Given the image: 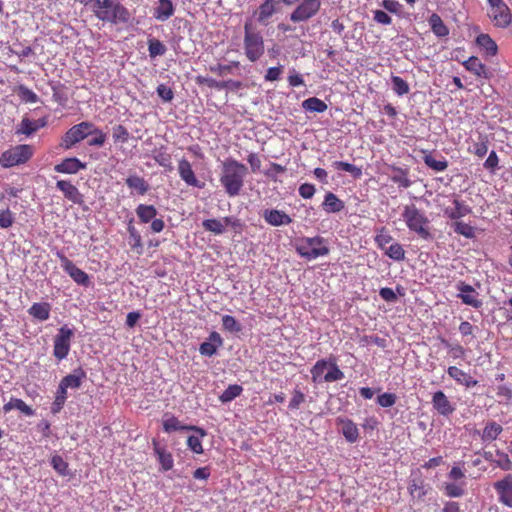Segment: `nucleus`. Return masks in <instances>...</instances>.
I'll return each instance as SVG.
<instances>
[{"label":"nucleus","instance_id":"nucleus-11","mask_svg":"<svg viewBox=\"0 0 512 512\" xmlns=\"http://www.w3.org/2000/svg\"><path fill=\"white\" fill-rule=\"evenodd\" d=\"M320 6V0H303L290 14V20L294 23L308 21L318 13Z\"/></svg>","mask_w":512,"mask_h":512},{"label":"nucleus","instance_id":"nucleus-48","mask_svg":"<svg viewBox=\"0 0 512 512\" xmlns=\"http://www.w3.org/2000/svg\"><path fill=\"white\" fill-rule=\"evenodd\" d=\"M408 489L412 497L422 499L426 494L424 482L421 479H413L409 482Z\"/></svg>","mask_w":512,"mask_h":512},{"label":"nucleus","instance_id":"nucleus-47","mask_svg":"<svg viewBox=\"0 0 512 512\" xmlns=\"http://www.w3.org/2000/svg\"><path fill=\"white\" fill-rule=\"evenodd\" d=\"M332 166L339 171H345L350 173L354 178H360L362 175V169L360 167H357L351 163L344 162V161H335L333 162Z\"/></svg>","mask_w":512,"mask_h":512},{"label":"nucleus","instance_id":"nucleus-7","mask_svg":"<svg viewBox=\"0 0 512 512\" xmlns=\"http://www.w3.org/2000/svg\"><path fill=\"white\" fill-rule=\"evenodd\" d=\"M489 6V18L494 26L498 28H506L512 22V13L504 0H486Z\"/></svg>","mask_w":512,"mask_h":512},{"label":"nucleus","instance_id":"nucleus-16","mask_svg":"<svg viewBox=\"0 0 512 512\" xmlns=\"http://www.w3.org/2000/svg\"><path fill=\"white\" fill-rule=\"evenodd\" d=\"M152 446L155 456L160 464V470L167 472L174 466V459L171 452H169L165 445H161L157 439L152 440Z\"/></svg>","mask_w":512,"mask_h":512},{"label":"nucleus","instance_id":"nucleus-5","mask_svg":"<svg viewBox=\"0 0 512 512\" xmlns=\"http://www.w3.org/2000/svg\"><path fill=\"white\" fill-rule=\"evenodd\" d=\"M314 383L336 382L342 380L345 375L338 367L335 358L320 359L310 369Z\"/></svg>","mask_w":512,"mask_h":512},{"label":"nucleus","instance_id":"nucleus-4","mask_svg":"<svg viewBox=\"0 0 512 512\" xmlns=\"http://www.w3.org/2000/svg\"><path fill=\"white\" fill-rule=\"evenodd\" d=\"M295 250L301 258L307 261L327 256L330 253L328 240L319 235L313 237L304 236L296 239Z\"/></svg>","mask_w":512,"mask_h":512},{"label":"nucleus","instance_id":"nucleus-23","mask_svg":"<svg viewBox=\"0 0 512 512\" xmlns=\"http://www.w3.org/2000/svg\"><path fill=\"white\" fill-rule=\"evenodd\" d=\"M262 216L266 223L275 227L292 223V218L284 211L278 209H266Z\"/></svg>","mask_w":512,"mask_h":512},{"label":"nucleus","instance_id":"nucleus-6","mask_svg":"<svg viewBox=\"0 0 512 512\" xmlns=\"http://www.w3.org/2000/svg\"><path fill=\"white\" fill-rule=\"evenodd\" d=\"M402 218L410 231L415 232L422 239L430 238L429 219L414 204L404 207Z\"/></svg>","mask_w":512,"mask_h":512},{"label":"nucleus","instance_id":"nucleus-26","mask_svg":"<svg viewBox=\"0 0 512 512\" xmlns=\"http://www.w3.org/2000/svg\"><path fill=\"white\" fill-rule=\"evenodd\" d=\"M126 186L131 190V194H137L140 196L145 195L149 189L150 185L145 178L137 175V174H130L125 179Z\"/></svg>","mask_w":512,"mask_h":512},{"label":"nucleus","instance_id":"nucleus-51","mask_svg":"<svg viewBox=\"0 0 512 512\" xmlns=\"http://www.w3.org/2000/svg\"><path fill=\"white\" fill-rule=\"evenodd\" d=\"M50 464L53 467V469L61 476L70 475L68 463L64 460V458L62 456H60V455L52 456Z\"/></svg>","mask_w":512,"mask_h":512},{"label":"nucleus","instance_id":"nucleus-59","mask_svg":"<svg viewBox=\"0 0 512 512\" xmlns=\"http://www.w3.org/2000/svg\"><path fill=\"white\" fill-rule=\"evenodd\" d=\"M496 455L498 456V460H495L496 466L504 471L512 470V461L510 460L508 454L501 450H496Z\"/></svg>","mask_w":512,"mask_h":512},{"label":"nucleus","instance_id":"nucleus-14","mask_svg":"<svg viewBox=\"0 0 512 512\" xmlns=\"http://www.w3.org/2000/svg\"><path fill=\"white\" fill-rule=\"evenodd\" d=\"M240 225L239 220L232 217L227 216L222 219H206L202 222V227L205 231L211 232L215 235H221L225 232L226 226L238 227Z\"/></svg>","mask_w":512,"mask_h":512},{"label":"nucleus","instance_id":"nucleus-56","mask_svg":"<svg viewBox=\"0 0 512 512\" xmlns=\"http://www.w3.org/2000/svg\"><path fill=\"white\" fill-rule=\"evenodd\" d=\"M374 240L378 248L384 251L387 248V245L393 242V237L385 228H381V230L376 234Z\"/></svg>","mask_w":512,"mask_h":512},{"label":"nucleus","instance_id":"nucleus-21","mask_svg":"<svg viewBox=\"0 0 512 512\" xmlns=\"http://www.w3.org/2000/svg\"><path fill=\"white\" fill-rule=\"evenodd\" d=\"M56 188L61 191L64 197L72 203L77 205H82L84 203L83 195L70 181L58 180L56 182Z\"/></svg>","mask_w":512,"mask_h":512},{"label":"nucleus","instance_id":"nucleus-40","mask_svg":"<svg viewBox=\"0 0 512 512\" xmlns=\"http://www.w3.org/2000/svg\"><path fill=\"white\" fill-rule=\"evenodd\" d=\"M302 108L309 112L323 113L327 110L328 106L323 100L317 97H310L302 102Z\"/></svg>","mask_w":512,"mask_h":512},{"label":"nucleus","instance_id":"nucleus-1","mask_svg":"<svg viewBox=\"0 0 512 512\" xmlns=\"http://www.w3.org/2000/svg\"><path fill=\"white\" fill-rule=\"evenodd\" d=\"M85 5L99 20L113 25L127 24L132 18L130 11L118 0H87Z\"/></svg>","mask_w":512,"mask_h":512},{"label":"nucleus","instance_id":"nucleus-24","mask_svg":"<svg viewBox=\"0 0 512 512\" xmlns=\"http://www.w3.org/2000/svg\"><path fill=\"white\" fill-rule=\"evenodd\" d=\"M84 169H86V163L81 162L76 157L65 158L54 166V171L62 174H76Z\"/></svg>","mask_w":512,"mask_h":512},{"label":"nucleus","instance_id":"nucleus-39","mask_svg":"<svg viewBox=\"0 0 512 512\" xmlns=\"http://www.w3.org/2000/svg\"><path fill=\"white\" fill-rule=\"evenodd\" d=\"M135 212L141 223L151 222L157 215V209L153 205L139 204Z\"/></svg>","mask_w":512,"mask_h":512},{"label":"nucleus","instance_id":"nucleus-36","mask_svg":"<svg viewBox=\"0 0 512 512\" xmlns=\"http://www.w3.org/2000/svg\"><path fill=\"white\" fill-rule=\"evenodd\" d=\"M189 430H194L198 435H190L187 439V446L196 454L203 453L202 438L206 436V432L199 427L191 426Z\"/></svg>","mask_w":512,"mask_h":512},{"label":"nucleus","instance_id":"nucleus-27","mask_svg":"<svg viewBox=\"0 0 512 512\" xmlns=\"http://www.w3.org/2000/svg\"><path fill=\"white\" fill-rule=\"evenodd\" d=\"M223 339L220 334L216 331H213L209 334L207 341L200 344L199 352L203 356L211 357L213 356L218 347L222 346Z\"/></svg>","mask_w":512,"mask_h":512},{"label":"nucleus","instance_id":"nucleus-20","mask_svg":"<svg viewBox=\"0 0 512 512\" xmlns=\"http://www.w3.org/2000/svg\"><path fill=\"white\" fill-rule=\"evenodd\" d=\"M86 377V371L83 368L78 367L74 369L72 373L64 376L59 382V386L63 387L67 391L68 389L77 390L82 386Z\"/></svg>","mask_w":512,"mask_h":512},{"label":"nucleus","instance_id":"nucleus-33","mask_svg":"<svg viewBox=\"0 0 512 512\" xmlns=\"http://www.w3.org/2000/svg\"><path fill=\"white\" fill-rule=\"evenodd\" d=\"M274 1L275 0H264V2L259 6L258 10L255 12V15L257 16V22L259 24L263 26L268 25V20L276 12Z\"/></svg>","mask_w":512,"mask_h":512},{"label":"nucleus","instance_id":"nucleus-13","mask_svg":"<svg viewBox=\"0 0 512 512\" xmlns=\"http://www.w3.org/2000/svg\"><path fill=\"white\" fill-rule=\"evenodd\" d=\"M456 289L458 291L457 297L461 299L464 304L476 309L482 307L483 302L479 298V293L471 285L460 281L457 283Z\"/></svg>","mask_w":512,"mask_h":512},{"label":"nucleus","instance_id":"nucleus-30","mask_svg":"<svg viewBox=\"0 0 512 512\" xmlns=\"http://www.w3.org/2000/svg\"><path fill=\"white\" fill-rule=\"evenodd\" d=\"M502 431L503 427L499 423L495 421H488L484 429L481 432L476 430L475 434L480 435L482 442L490 443L495 441L502 433Z\"/></svg>","mask_w":512,"mask_h":512},{"label":"nucleus","instance_id":"nucleus-22","mask_svg":"<svg viewBox=\"0 0 512 512\" xmlns=\"http://www.w3.org/2000/svg\"><path fill=\"white\" fill-rule=\"evenodd\" d=\"M336 424L341 428V433L348 443H355L358 441L359 429L351 419L338 417L336 419Z\"/></svg>","mask_w":512,"mask_h":512},{"label":"nucleus","instance_id":"nucleus-9","mask_svg":"<svg viewBox=\"0 0 512 512\" xmlns=\"http://www.w3.org/2000/svg\"><path fill=\"white\" fill-rule=\"evenodd\" d=\"M73 335V330L67 325H63L58 329V332L53 339V356L58 361H62L67 358L71 348V339Z\"/></svg>","mask_w":512,"mask_h":512},{"label":"nucleus","instance_id":"nucleus-45","mask_svg":"<svg viewBox=\"0 0 512 512\" xmlns=\"http://www.w3.org/2000/svg\"><path fill=\"white\" fill-rule=\"evenodd\" d=\"M89 136H93V137L88 140L87 144L89 146H94V147L103 146L106 141V138H107L106 134L101 129L96 127L93 123H92V127L90 129Z\"/></svg>","mask_w":512,"mask_h":512},{"label":"nucleus","instance_id":"nucleus-53","mask_svg":"<svg viewBox=\"0 0 512 512\" xmlns=\"http://www.w3.org/2000/svg\"><path fill=\"white\" fill-rule=\"evenodd\" d=\"M222 327L230 333H239L242 331V325L231 315L222 316Z\"/></svg>","mask_w":512,"mask_h":512},{"label":"nucleus","instance_id":"nucleus-54","mask_svg":"<svg viewBox=\"0 0 512 512\" xmlns=\"http://www.w3.org/2000/svg\"><path fill=\"white\" fill-rule=\"evenodd\" d=\"M452 228L455 233L462 235L468 239H471L475 236L474 228L467 223L456 221L452 224Z\"/></svg>","mask_w":512,"mask_h":512},{"label":"nucleus","instance_id":"nucleus-57","mask_svg":"<svg viewBox=\"0 0 512 512\" xmlns=\"http://www.w3.org/2000/svg\"><path fill=\"white\" fill-rule=\"evenodd\" d=\"M444 493L448 497L451 498H458L464 495L465 490L463 488V485H459L456 483H445L444 485Z\"/></svg>","mask_w":512,"mask_h":512},{"label":"nucleus","instance_id":"nucleus-15","mask_svg":"<svg viewBox=\"0 0 512 512\" xmlns=\"http://www.w3.org/2000/svg\"><path fill=\"white\" fill-rule=\"evenodd\" d=\"M494 489L499 501L512 508V474H507L503 479L494 483Z\"/></svg>","mask_w":512,"mask_h":512},{"label":"nucleus","instance_id":"nucleus-43","mask_svg":"<svg viewBox=\"0 0 512 512\" xmlns=\"http://www.w3.org/2000/svg\"><path fill=\"white\" fill-rule=\"evenodd\" d=\"M384 254L397 262L403 261L405 259V250L403 246L398 242L391 243L384 250Z\"/></svg>","mask_w":512,"mask_h":512},{"label":"nucleus","instance_id":"nucleus-38","mask_svg":"<svg viewBox=\"0 0 512 512\" xmlns=\"http://www.w3.org/2000/svg\"><path fill=\"white\" fill-rule=\"evenodd\" d=\"M428 23L431 27L432 32L437 37H446L449 34L448 27L444 24L443 20L441 19V17L438 14L433 13L429 17Z\"/></svg>","mask_w":512,"mask_h":512},{"label":"nucleus","instance_id":"nucleus-31","mask_svg":"<svg viewBox=\"0 0 512 512\" xmlns=\"http://www.w3.org/2000/svg\"><path fill=\"white\" fill-rule=\"evenodd\" d=\"M321 207L328 214L339 213L345 208V203L333 192H327Z\"/></svg>","mask_w":512,"mask_h":512},{"label":"nucleus","instance_id":"nucleus-37","mask_svg":"<svg viewBox=\"0 0 512 512\" xmlns=\"http://www.w3.org/2000/svg\"><path fill=\"white\" fill-rule=\"evenodd\" d=\"M13 409L19 410L25 416H33L34 410L28 406L22 399L11 397L10 401L3 406V411L5 413L10 412Z\"/></svg>","mask_w":512,"mask_h":512},{"label":"nucleus","instance_id":"nucleus-55","mask_svg":"<svg viewBox=\"0 0 512 512\" xmlns=\"http://www.w3.org/2000/svg\"><path fill=\"white\" fill-rule=\"evenodd\" d=\"M35 132L34 122L28 117H24L16 128V134H23L27 137L33 135Z\"/></svg>","mask_w":512,"mask_h":512},{"label":"nucleus","instance_id":"nucleus-62","mask_svg":"<svg viewBox=\"0 0 512 512\" xmlns=\"http://www.w3.org/2000/svg\"><path fill=\"white\" fill-rule=\"evenodd\" d=\"M397 400V396L394 393L385 392L377 397V404L383 408L392 407Z\"/></svg>","mask_w":512,"mask_h":512},{"label":"nucleus","instance_id":"nucleus-61","mask_svg":"<svg viewBox=\"0 0 512 512\" xmlns=\"http://www.w3.org/2000/svg\"><path fill=\"white\" fill-rule=\"evenodd\" d=\"M15 221L14 213L9 209L0 210V227L7 229L13 225Z\"/></svg>","mask_w":512,"mask_h":512},{"label":"nucleus","instance_id":"nucleus-28","mask_svg":"<svg viewBox=\"0 0 512 512\" xmlns=\"http://www.w3.org/2000/svg\"><path fill=\"white\" fill-rule=\"evenodd\" d=\"M475 42L486 58L494 57L498 52L496 42L488 34H479Z\"/></svg>","mask_w":512,"mask_h":512},{"label":"nucleus","instance_id":"nucleus-50","mask_svg":"<svg viewBox=\"0 0 512 512\" xmlns=\"http://www.w3.org/2000/svg\"><path fill=\"white\" fill-rule=\"evenodd\" d=\"M129 234V244L134 249H142V238L139 231L133 225V219H130L127 227Z\"/></svg>","mask_w":512,"mask_h":512},{"label":"nucleus","instance_id":"nucleus-42","mask_svg":"<svg viewBox=\"0 0 512 512\" xmlns=\"http://www.w3.org/2000/svg\"><path fill=\"white\" fill-rule=\"evenodd\" d=\"M148 43V52L151 59H155L156 57L163 56L167 48L163 42L159 39L151 37L147 41Z\"/></svg>","mask_w":512,"mask_h":512},{"label":"nucleus","instance_id":"nucleus-34","mask_svg":"<svg viewBox=\"0 0 512 512\" xmlns=\"http://www.w3.org/2000/svg\"><path fill=\"white\" fill-rule=\"evenodd\" d=\"M454 207H447L444 210V215L452 220L460 219L469 213H471V208L466 205L463 201L458 199L453 200Z\"/></svg>","mask_w":512,"mask_h":512},{"label":"nucleus","instance_id":"nucleus-18","mask_svg":"<svg viewBox=\"0 0 512 512\" xmlns=\"http://www.w3.org/2000/svg\"><path fill=\"white\" fill-rule=\"evenodd\" d=\"M178 173L180 178L188 185L196 188H203L204 183L199 181L192 169L190 162L182 158L178 163Z\"/></svg>","mask_w":512,"mask_h":512},{"label":"nucleus","instance_id":"nucleus-49","mask_svg":"<svg viewBox=\"0 0 512 512\" xmlns=\"http://www.w3.org/2000/svg\"><path fill=\"white\" fill-rule=\"evenodd\" d=\"M391 84H392V90L398 96H403L405 94H408L410 91L409 84L400 76L392 75L391 76Z\"/></svg>","mask_w":512,"mask_h":512},{"label":"nucleus","instance_id":"nucleus-46","mask_svg":"<svg viewBox=\"0 0 512 512\" xmlns=\"http://www.w3.org/2000/svg\"><path fill=\"white\" fill-rule=\"evenodd\" d=\"M191 426L183 425L176 417L170 416L163 421V430L167 433L189 430Z\"/></svg>","mask_w":512,"mask_h":512},{"label":"nucleus","instance_id":"nucleus-10","mask_svg":"<svg viewBox=\"0 0 512 512\" xmlns=\"http://www.w3.org/2000/svg\"><path fill=\"white\" fill-rule=\"evenodd\" d=\"M92 122L83 121L79 124L72 126L62 138V146L65 149L72 148L75 144L84 140L90 135Z\"/></svg>","mask_w":512,"mask_h":512},{"label":"nucleus","instance_id":"nucleus-19","mask_svg":"<svg viewBox=\"0 0 512 512\" xmlns=\"http://www.w3.org/2000/svg\"><path fill=\"white\" fill-rule=\"evenodd\" d=\"M462 65L467 71L473 73L477 78L489 80L493 76L492 71L488 69L476 56L469 57L462 63Z\"/></svg>","mask_w":512,"mask_h":512},{"label":"nucleus","instance_id":"nucleus-52","mask_svg":"<svg viewBox=\"0 0 512 512\" xmlns=\"http://www.w3.org/2000/svg\"><path fill=\"white\" fill-rule=\"evenodd\" d=\"M130 134L126 127L121 124L115 125L112 128V139L115 144L128 142Z\"/></svg>","mask_w":512,"mask_h":512},{"label":"nucleus","instance_id":"nucleus-58","mask_svg":"<svg viewBox=\"0 0 512 512\" xmlns=\"http://www.w3.org/2000/svg\"><path fill=\"white\" fill-rule=\"evenodd\" d=\"M304 401L305 394L301 390L295 388L292 392V397L289 401L288 408L292 411L298 410Z\"/></svg>","mask_w":512,"mask_h":512},{"label":"nucleus","instance_id":"nucleus-32","mask_svg":"<svg viewBox=\"0 0 512 512\" xmlns=\"http://www.w3.org/2000/svg\"><path fill=\"white\" fill-rule=\"evenodd\" d=\"M423 162L435 172H443L448 167V161L444 156L439 155L437 158L432 152H424Z\"/></svg>","mask_w":512,"mask_h":512},{"label":"nucleus","instance_id":"nucleus-25","mask_svg":"<svg viewBox=\"0 0 512 512\" xmlns=\"http://www.w3.org/2000/svg\"><path fill=\"white\" fill-rule=\"evenodd\" d=\"M175 13V6L172 0H157L153 9V17L157 21L165 22Z\"/></svg>","mask_w":512,"mask_h":512},{"label":"nucleus","instance_id":"nucleus-17","mask_svg":"<svg viewBox=\"0 0 512 512\" xmlns=\"http://www.w3.org/2000/svg\"><path fill=\"white\" fill-rule=\"evenodd\" d=\"M433 408L441 416L448 417L455 411V405L450 402L445 393L441 390L436 391L431 400Z\"/></svg>","mask_w":512,"mask_h":512},{"label":"nucleus","instance_id":"nucleus-35","mask_svg":"<svg viewBox=\"0 0 512 512\" xmlns=\"http://www.w3.org/2000/svg\"><path fill=\"white\" fill-rule=\"evenodd\" d=\"M51 305L48 302H36L28 309V314L38 321H46L50 317Z\"/></svg>","mask_w":512,"mask_h":512},{"label":"nucleus","instance_id":"nucleus-44","mask_svg":"<svg viewBox=\"0 0 512 512\" xmlns=\"http://www.w3.org/2000/svg\"><path fill=\"white\" fill-rule=\"evenodd\" d=\"M243 387L238 384L229 385L219 396V400L222 403H228L233 401L235 398L241 395Z\"/></svg>","mask_w":512,"mask_h":512},{"label":"nucleus","instance_id":"nucleus-60","mask_svg":"<svg viewBox=\"0 0 512 512\" xmlns=\"http://www.w3.org/2000/svg\"><path fill=\"white\" fill-rule=\"evenodd\" d=\"M18 95L26 103H36L38 101L37 94L24 85L19 86Z\"/></svg>","mask_w":512,"mask_h":512},{"label":"nucleus","instance_id":"nucleus-12","mask_svg":"<svg viewBox=\"0 0 512 512\" xmlns=\"http://www.w3.org/2000/svg\"><path fill=\"white\" fill-rule=\"evenodd\" d=\"M57 257L60 260L61 268L73 279L74 282L84 287L89 286L90 278L85 271L78 268L63 253L57 252Z\"/></svg>","mask_w":512,"mask_h":512},{"label":"nucleus","instance_id":"nucleus-64","mask_svg":"<svg viewBox=\"0 0 512 512\" xmlns=\"http://www.w3.org/2000/svg\"><path fill=\"white\" fill-rule=\"evenodd\" d=\"M283 73V66L279 65L276 67H270L267 69L266 74L264 75V79L267 82H274L281 78Z\"/></svg>","mask_w":512,"mask_h":512},{"label":"nucleus","instance_id":"nucleus-2","mask_svg":"<svg viewBox=\"0 0 512 512\" xmlns=\"http://www.w3.org/2000/svg\"><path fill=\"white\" fill-rule=\"evenodd\" d=\"M247 175V167L235 159L228 158L222 163L220 183L230 197L239 195Z\"/></svg>","mask_w":512,"mask_h":512},{"label":"nucleus","instance_id":"nucleus-3","mask_svg":"<svg viewBox=\"0 0 512 512\" xmlns=\"http://www.w3.org/2000/svg\"><path fill=\"white\" fill-rule=\"evenodd\" d=\"M243 51L251 63L259 61L265 53L264 37L250 19L244 23Z\"/></svg>","mask_w":512,"mask_h":512},{"label":"nucleus","instance_id":"nucleus-29","mask_svg":"<svg viewBox=\"0 0 512 512\" xmlns=\"http://www.w3.org/2000/svg\"><path fill=\"white\" fill-rule=\"evenodd\" d=\"M447 374L458 384L465 386L466 388H471L478 384V381L474 379L470 374L464 372L456 366L448 367Z\"/></svg>","mask_w":512,"mask_h":512},{"label":"nucleus","instance_id":"nucleus-63","mask_svg":"<svg viewBox=\"0 0 512 512\" xmlns=\"http://www.w3.org/2000/svg\"><path fill=\"white\" fill-rule=\"evenodd\" d=\"M391 180L402 188H409L412 185V182L408 178L406 171L402 169H399L398 173L393 175Z\"/></svg>","mask_w":512,"mask_h":512},{"label":"nucleus","instance_id":"nucleus-41","mask_svg":"<svg viewBox=\"0 0 512 512\" xmlns=\"http://www.w3.org/2000/svg\"><path fill=\"white\" fill-rule=\"evenodd\" d=\"M153 159L158 165L164 167L168 171L173 170L171 155L166 152V149L163 146L153 152Z\"/></svg>","mask_w":512,"mask_h":512},{"label":"nucleus","instance_id":"nucleus-8","mask_svg":"<svg viewBox=\"0 0 512 512\" xmlns=\"http://www.w3.org/2000/svg\"><path fill=\"white\" fill-rule=\"evenodd\" d=\"M31 156V146L27 144L17 145L0 155V164L5 168L13 167L27 162Z\"/></svg>","mask_w":512,"mask_h":512}]
</instances>
